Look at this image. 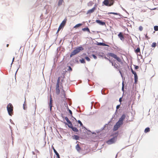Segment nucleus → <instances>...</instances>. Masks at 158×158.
Here are the masks:
<instances>
[{
	"label": "nucleus",
	"instance_id": "f257e3e1",
	"mask_svg": "<svg viewBox=\"0 0 158 158\" xmlns=\"http://www.w3.org/2000/svg\"><path fill=\"white\" fill-rule=\"evenodd\" d=\"M65 77L64 74L58 77L56 87V92L57 95H59L60 93V89L62 88V90L61 91V95L62 96L65 97V94L64 91L63 89L62 83L64 82V79Z\"/></svg>",
	"mask_w": 158,
	"mask_h": 158
},
{
	"label": "nucleus",
	"instance_id": "f03ea898",
	"mask_svg": "<svg viewBox=\"0 0 158 158\" xmlns=\"http://www.w3.org/2000/svg\"><path fill=\"white\" fill-rule=\"evenodd\" d=\"M118 135V132L115 133L113 135H111V136H115L113 138L110 139L109 140L106 141V143L107 144L110 145L114 143L117 140V137Z\"/></svg>",
	"mask_w": 158,
	"mask_h": 158
},
{
	"label": "nucleus",
	"instance_id": "7ed1b4c3",
	"mask_svg": "<svg viewBox=\"0 0 158 158\" xmlns=\"http://www.w3.org/2000/svg\"><path fill=\"white\" fill-rule=\"evenodd\" d=\"M83 50V48L81 46L79 47L76 48L73 51L71 52L70 55V57H72L73 56H74L79 52L81 51L82 50Z\"/></svg>",
	"mask_w": 158,
	"mask_h": 158
},
{
	"label": "nucleus",
	"instance_id": "20e7f679",
	"mask_svg": "<svg viewBox=\"0 0 158 158\" xmlns=\"http://www.w3.org/2000/svg\"><path fill=\"white\" fill-rule=\"evenodd\" d=\"M107 56H111L114 59L116 60L119 62L122 63V61L120 58L118 57L116 54L111 52L108 53L107 55Z\"/></svg>",
	"mask_w": 158,
	"mask_h": 158
},
{
	"label": "nucleus",
	"instance_id": "39448f33",
	"mask_svg": "<svg viewBox=\"0 0 158 158\" xmlns=\"http://www.w3.org/2000/svg\"><path fill=\"white\" fill-rule=\"evenodd\" d=\"M114 2V0H104L102 3L106 6H110L113 4Z\"/></svg>",
	"mask_w": 158,
	"mask_h": 158
},
{
	"label": "nucleus",
	"instance_id": "423d86ee",
	"mask_svg": "<svg viewBox=\"0 0 158 158\" xmlns=\"http://www.w3.org/2000/svg\"><path fill=\"white\" fill-rule=\"evenodd\" d=\"M7 109L9 115L11 116L13 114V109L12 104L11 103H9L7 106Z\"/></svg>",
	"mask_w": 158,
	"mask_h": 158
},
{
	"label": "nucleus",
	"instance_id": "0eeeda50",
	"mask_svg": "<svg viewBox=\"0 0 158 158\" xmlns=\"http://www.w3.org/2000/svg\"><path fill=\"white\" fill-rule=\"evenodd\" d=\"M67 19H64V20H63L62 23L60 24V25L59 26V28H58V29L57 31V32H58L60 30V29L62 28L63 27H64L65 25L66 21H67Z\"/></svg>",
	"mask_w": 158,
	"mask_h": 158
},
{
	"label": "nucleus",
	"instance_id": "6e6552de",
	"mask_svg": "<svg viewBox=\"0 0 158 158\" xmlns=\"http://www.w3.org/2000/svg\"><path fill=\"white\" fill-rule=\"evenodd\" d=\"M121 123H119L118 122L116 123L115 125L114 126L113 130L114 131H117L118 128L120 127V126L122 125Z\"/></svg>",
	"mask_w": 158,
	"mask_h": 158
},
{
	"label": "nucleus",
	"instance_id": "1a4fd4ad",
	"mask_svg": "<svg viewBox=\"0 0 158 158\" xmlns=\"http://www.w3.org/2000/svg\"><path fill=\"white\" fill-rule=\"evenodd\" d=\"M126 117V116L125 114L122 115L121 117L119 119L118 121L119 123H121V124H123V122Z\"/></svg>",
	"mask_w": 158,
	"mask_h": 158
},
{
	"label": "nucleus",
	"instance_id": "9d476101",
	"mask_svg": "<svg viewBox=\"0 0 158 158\" xmlns=\"http://www.w3.org/2000/svg\"><path fill=\"white\" fill-rule=\"evenodd\" d=\"M96 10L95 7H94L92 9L88 10L87 12V14H90L94 12Z\"/></svg>",
	"mask_w": 158,
	"mask_h": 158
},
{
	"label": "nucleus",
	"instance_id": "9b49d317",
	"mask_svg": "<svg viewBox=\"0 0 158 158\" xmlns=\"http://www.w3.org/2000/svg\"><path fill=\"white\" fill-rule=\"evenodd\" d=\"M96 22L101 25L104 26L106 25L105 22H102V21L99 20H96Z\"/></svg>",
	"mask_w": 158,
	"mask_h": 158
},
{
	"label": "nucleus",
	"instance_id": "f8f14e48",
	"mask_svg": "<svg viewBox=\"0 0 158 158\" xmlns=\"http://www.w3.org/2000/svg\"><path fill=\"white\" fill-rule=\"evenodd\" d=\"M52 98L51 96L50 97V101H49V106H50V111H51L52 110Z\"/></svg>",
	"mask_w": 158,
	"mask_h": 158
},
{
	"label": "nucleus",
	"instance_id": "ddd939ff",
	"mask_svg": "<svg viewBox=\"0 0 158 158\" xmlns=\"http://www.w3.org/2000/svg\"><path fill=\"white\" fill-rule=\"evenodd\" d=\"M118 36L121 40H124V37L121 32L119 33L118 34Z\"/></svg>",
	"mask_w": 158,
	"mask_h": 158
},
{
	"label": "nucleus",
	"instance_id": "4468645a",
	"mask_svg": "<svg viewBox=\"0 0 158 158\" xmlns=\"http://www.w3.org/2000/svg\"><path fill=\"white\" fill-rule=\"evenodd\" d=\"M82 30L84 31H87L89 33H90V31L88 27H85L82 29Z\"/></svg>",
	"mask_w": 158,
	"mask_h": 158
},
{
	"label": "nucleus",
	"instance_id": "2eb2a0df",
	"mask_svg": "<svg viewBox=\"0 0 158 158\" xmlns=\"http://www.w3.org/2000/svg\"><path fill=\"white\" fill-rule=\"evenodd\" d=\"M98 45H102L103 46H109L107 44L103 43H98Z\"/></svg>",
	"mask_w": 158,
	"mask_h": 158
},
{
	"label": "nucleus",
	"instance_id": "dca6fc26",
	"mask_svg": "<svg viewBox=\"0 0 158 158\" xmlns=\"http://www.w3.org/2000/svg\"><path fill=\"white\" fill-rule=\"evenodd\" d=\"M112 66H114V68L118 69V65L117 64H116L115 63H114L111 61L110 62Z\"/></svg>",
	"mask_w": 158,
	"mask_h": 158
},
{
	"label": "nucleus",
	"instance_id": "f3484780",
	"mask_svg": "<svg viewBox=\"0 0 158 158\" xmlns=\"http://www.w3.org/2000/svg\"><path fill=\"white\" fill-rule=\"evenodd\" d=\"M135 53L136 54L138 53L139 52L140 53V48L139 47L138 48L136 49H135Z\"/></svg>",
	"mask_w": 158,
	"mask_h": 158
},
{
	"label": "nucleus",
	"instance_id": "a211bd4d",
	"mask_svg": "<svg viewBox=\"0 0 158 158\" xmlns=\"http://www.w3.org/2000/svg\"><path fill=\"white\" fill-rule=\"evenodd\" d=\"M63 2V0H59L58 3V6H60L61 5Z\"/></svg>",
	"mask_w": 158,
	"mask_h": 158
},
{
	"label": "nucleus",
	"instance_id": "6ab92c4d",
	"mask_svg": "<svg viewBox=\"0 0 158 158\" xmlns=\"http://www.w3.org/2000/svg\"><path fill=\"white\" fill-rule=\"evenodd\" d=\"M71 128L72 130L75 132H77L78 131V129L76 127H73Z\"/></svg>",
	"mask_w": 158,
	"mask_h": 158
},
{
	"label": "nucleus",
	"instance_id": "aec40b11",
	"mask_svg": "<svg viewBox=\"0 0 158 158\" xmlns=\"http://www.w3.org/2000/svg\"><path fill=\"white\" fill-rule=\"evenodd\" d=\"M134 78H135V83H136V82L137 81V80H138V77H137V74L134 75Z\"/></svg>",
	"mask_w": 158,
	"mask_h": 158
},
{
	"label": "nucleus",
	"instance_id": "412c9836",
	"mask_svg": "<svg viewBox=\"0 0 158 158\" xmlns=\"http://www.w3.org/2000/svg\"><path fill=\"white\" fill-rule=\"evenodd\" d=\"M82 25V24L81 23H79L77 25H76L75 26H74L73 27L74 28H76L77 27H80Z\"/></svg>",
	"mask_w": 158,
	"mask_h": 158
},
{
	"label": "nucleus",
	"instance_id": "4be33fe9",
	"mask_svg": "<svg viewBox=\"0 0 158 158\" xmlns=\"http://www.w3.org/2000/svg\"><path fill=\"white\" fill-rule=\"evenodd\" d=\"M157 45V44L155 42H153L152 43V48H155V47Z\"/></svg>",
	"mask_w": 158,
	"mask_h": 158
},
{
	"label": "nucleus",
	"instance_id": "5701e85b",
	"mask_svg": "<svg viewBox=\"0 0 158 158\" xmlns=\"http://www.w3.org/2000/svg\"><path fill=\"white\" fill-rule=\"evenodd\" d=\"M150 131V130L149 128L147 127V128H145V129L144 132L145 133H147V132H149Z\"/></svg>",
	"mask_w": 158,
	"mask_h": 158
},
{
	"label": "nucleus",
	"instance_id": "b1692460",
	"mask_svg": "<svg viewBox=\"0 0 158 158\" xmlns=\"http://www.w3.org/2000/svg\"><path fill=\"white\" fill-rule=\"evenodd\" d=\"M73 138L76 140H78L79 139V137L77 135H74L73 136Z\"/></svg>",
	"mask_w": 158,
	"mask_h": 158
},
{
	"label": "nucleus",
	"instance_id": "393cba45",
	"mask_svg": "<svg viewBox=\"0 0 158 158\" xmlns=\"http://www.w3.org/2000/svg\"><path fill=\"white\" fill-rule=\"evenodd\" d=\"M108 14H113L114 15H119V14L117 13H115V12H108Z\"/></svg>",
	"mask_w": 158,
	"mask_h": 158
},
{
	"label": "nucleus",
	"instance_id": "a878e982",
	"mask_svg": "<svg viewBox=\"0 0 158 158\" xmlns=\"http://www.w3.org/2000/svg\"><path fill=\"white\" fill-rule=\"evenodd\" d=\"M68 123L69 124L68 125V127L71 128L73 127V125L72 124V123L71 122H70Z\"/></svg>",
	"mask_w": 158,
	"mask_h": 158
},
{
	"label": "nucleus",
	"instance_id": "bb28decb",
	"mask_svg": "<svg viewBox=\"0 0 158 158\" xmlns=\"http://www.w3.org/2000/svg\"><path fill=\"white\" fill-rule=\"evenodd\" d=\"M76 148L78 151H79L81 150V148L78 144L76 146Z\"/></svg>",
	"mask_w": 158,
	"mask_h": 158
},
{
	"label": "nucleus",
	"instance_id": "cd10ccee",
	"mask_svg": "<svg viewBox=\"0 0 158 158\" xmlns=\"http://www.w3.org/2000/svg\"><path fill=\"white\" fill-rule=\"evenodd\" d=\"M80 61L82 63H85L84 59H81L80 60Z\"/></svg>",
	"mask_w": 158,
	"mask_h": 158
},
{
	"label": "nucleus",
	"instance_id": "c85d7f7f",
	"mask_svg": "<svg viewBox=\"0 0 158 158\" xmlns=\"http://www.w3.org/2000/svg\"><path fill=\"white\" fill-rule=\"evenodd\" d=\"M154 29L155 31H158V26H155L154 27Z\"/></svg>",
	"mask_w": 158,
	"mask_h": 158
},
{
	"label": "nucleus",
	"instance_id": "c756f323",
	"mask_svg": "<svg viewBox=\"0 0 158 158\" xmlns=\"http://www.w3.org/2000/svg\"><path fill=\"white\" fill-rule=\"evenodd\" d=\"M85 58L88 61H89L90 60V59H89V58L88 57V56L85 57Z\"/></svg>",
	"mask_w": 158,
	"mask_h": 158
},
{
	"label": "nucleus",
	"instance_id": "7c9ffc66",
	"mask_svg": "<svg viewBox=\"0 0 158 158\" xmlns=\"http://www.w3.org/2000/svg\"><path fill=\"white\" fill-rule=\"evenodd\" d=\"M65 119L67 121L68 123H69V122H70V120H69V119L68 118H67V117H66L65 118Z\"/></svg>",
	"mask_w": 158,
	"mask_h": 158
},
{
	"label": "nucleus",
	"instance_id": "2f4dec72",
	"mask_svg": "<svg viewBox=\"0 0 158 158\" xmlns=\"http://www.w3.org/2000/svg\"><path fill=\"white\" fill-rule=\"evenodd\" d=\"M139 30L140 31H141L143 30V27L141 26H140L139 27Z\"/></svg>",
	"mask_w": 158,
	"mask_h": 158
},
{
	"label": "nucleus",
	"instance_id": "473e14b6",
	"mask_svg": "<svg viewBox=\"0 0 158 158\" xmlns=\"http://www.w3.org/2000/svg\"><path fill=\"white\" fill-rule=\"evenodd\" d=\"M131 72H132V73L134 75H136V73L132 69H131Z\"/></svg>",
	"mask_w": 158,
	"mask_h": 158
},
{
	"label": "nucleus",
	"instance_id": "72a5a7b5",
	"mask_svg": "<svg viewBox=\"0 0 158 158\" xmlns=\"http://www.w3.org/2000/svg\"><path fill=\"white\" fill-rule=\"evenodd\" d=\"M78 123L80 124V126H83V124L80 121V120H78Z\"/></svg>",
	"mask_w": 158,
	"mask_h": 158
},
{
	"label": "nucleus",
	"instance_id": "f704fd0d",
	"mask_svg": "<svg viewBox=\"0 0 158 158\" xmlns=\"http://www.w3.org/2000/svg\"><path fill=\"white\" fill-rule=\"evenodd\" d=\"M92 56L95 59H97V56L94 54H92Z\"/></svg>",
	"mask_w": 158,
	"mask_h": 158
},
{
	"label": "nucleus",
	"instance_id": "c9c22d12",
	"mask_svg": "<svg viewBox=\"0 0 158 158\" xmlns=\"http://www.w3.org/2000/svg\"><path fill=\"white\" fill-rule=\"evenodd\" d=\"M124 84L123 82L122 83V90L123 91L124 90Z\"/></svg>",
	"mask_w": 158,
	"mask_h": 158
},
{
	"label": "nucleus",
	"instance_id": "e433bc0d",
	"mask_svg": "<svg viewBox=\"0 0 158 158\" xmlns=\"http://www.w3.org/2000/svg\"><path fill=\"white\" fill-rule=\"evenodd\" d=\"M104 58L105 59L108 60L110 61V62H111V60H110L108 58H107L106 56H105L104 57Z\"/></svg>",
	"mask_w": 158,
	"mask_h": 158
},
{
	"label": "nucleus",
	"instance_id": "4c0bfd02",
	"mask_svg": "<svg viewBox=\"0 0 158 158\" xmlns=\"http://www.w3.org/2000/svg\"><path fill=\"white\" fill-rule=\"evenodd\" d=\"M53 151L54 152V153L56 154V153H57V152L56 151V150H55V149L54 148H53Z\"/></svg>",
	"mask_w": 158,
	"mask_h": 158
},
{
	"label": "nucleus",
	"instance_id": "58836bf2",
	"mask_svg": "<svg viewBox=\"0 0 158 158\" xmlns=\"http://www.w3.org/2000/svg\"><path fill=\"white\" fill-rule=\"evenodd\" d=\"M55 154L56 155V157H60V155L58 152Z\"/></svg>",
	"mask_w": 158,
	"mask_h": 158
},
{
	"label": "nucleus",
	"instance_id": "ea45409f",
	"mask_svg": "<svg viewBox=\"0 0 158 158\" xmlns=\"http://www.w3.org/2000/svg\"><path fill=\"white\" fill-rule=\"evenodd\" d=\"M69 69H68L69 70L72 71V68L70 66H69Z\"/></svg>",
	"mask_w": 158,
	"mask_h": 158
},
{
	"label": "nucleus",
	"instance_id": "a19ab883",
	"mask_svg": "<svg viewBox=\"0 0 158 158\" xmlns=\"http://www.w3.org/2000/svg\"><path fill=\"white\" fill-rule=\"evenodd\" d=\"M69 113H70V114L71 115H72V111L69 109Z\"/></svg>",
	"mask_w": 158,
	"mask_h": 158
},
{
	"label": "nucleus",
	"instance_id": "79ce46f5",
	"mask_svg": "<svg viewBox=\"0 0 158 158\" xmlns=\"http://www.w3.org/2000/svg\"><path fill=\"white\" fill-rule=\"evenodd\" d=\"M120 105H118L116 106V109H118L120 107Z\"/></svg>",
	"mask_w": 158,
	"mask_h": 158
},
{
	"label": "nucleus",
	"instance_id": "37998d69",
	"mask_svg": "<svg viewBox=\"0 0 158 158\" xmlns=\"http://www.w3.org/2000/svg\"><path fill=\"white\" fill-rule=\"evenodd\" d=\"M139 67L138 66H135V69H138L139 68Z\"/></svg>",
	"mask_w": 158,
	"mask_h": 158
},
{
	"label": "nucleus",
	"instance_id": "c03bdc74",
	"mask_svg": "<svg viewBox=\"0 0 158 158\" xmlns=\"http://www.w3.org/2000/svg\"><path fill=\"white\" fill-rule=\"evenodd\" d=\"M119 102H121V101H122V98H120L119 99Z\"/></svg>",
	"mask_w": 158,
	"mask_h": 158
},
{
	"label": "nucleus",
	"instance_id": "a18cd8bd",
	"mask_svg": "<svg viewBox=\"0 0 158 158\" xmlns=\"http://www.w3.org/2000/svg\"><path fill=\"white\" fill-rule=\"evenodd\" d=\"M14 60H15V57H14L13 58V60H12V63H13V62H14Z\"/></svg>",
	"mask_w": 158,
	"mask_h": 158
},
{
	"label": "nucleus",
	"instance_id": "49530a36",
	"mask_svg": "<svg viewBox=\"0 0 158 158\" xmlns=\"http://www.w3.org/2000/svg\"><path fill=\"white\" fill-rule=\"evenodd\" d=\"M145 36H146V37L148 39L149 38H148V36H147V35H146Z\"/></svg>",
	"mask_w": 158,
	"mask_h": 158
},
{
	"label": "nucleus",
	"instance_id": "de8ad7c7",
	"mask_svg": "<svg viewBox=\"0 0 158 158\" xmlns=\"http://www.w3.org/2000/svg\"><path fill=\"white\" fill-rule=\"evenodd\" d=\"M23 109H24L25 110V107H24V104H23Z\"/></svg>",
	"mask_w": 158,
	"mask_h": 158
},
{
	"label": "nucleus",
	"instance_id": "09e8293b",
	"mask_svg": "<svg viewBox=\"0 0 158 158\" xmlns=\"http://www.w3.org/2000/svg\"><path fill=\"white\" fill-rule=\"evenodd\" d=\"M9 44H7L6 45V47H8V46H9Z\"/></svg>",
	"mask_w": 158,
	"mask_h": 158
},
{
	"label": "nucleus",
	"instance_id": "8fccbe9b",
	"mask_svg": "<svg viewBox=\"0 0 158 158\" xmlns=\"http://www.w3.org/2000/svg\"><path fill=\"white\" fill-rule=\"evenodd\" d=\"M157 46H158V42H157Z\"/></svg>",
	"mask_w": 158,
	"mask_h": 158
}]
</instances>
